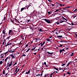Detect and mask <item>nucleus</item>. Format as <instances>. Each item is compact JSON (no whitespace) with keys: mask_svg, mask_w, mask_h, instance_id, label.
Wrapping results in <instances>:
<instances>
[{"mask_svg":"<svg viewBox=\"0 0 77 77\" xmlns=\"http://www.w3.org/2000/svg\"><path fill=\"white\" fill-rule=\"evenodd\" d=\"M57 35H58V33H57V32H56V33H55Z\"/></svg>","mask_w":77,"mask_h":77,"instance_id":"6e6d98bb","label":"nucleus"},{"mask_svg":"<svg viewBox=\"0 0 77 77\" xmlns=\"http://www.w3.org/2000/svg\"><path fill=\"white\" fill-rule=\"evenodd\" d=\"M9 69V67L8 68H7L8 70Z\"/></svg>","mask_w":77,"mask_h":77,"instance_id":"0e129e2a","label":"nucleus"},{"mask_svg":"<svg viewBox=\"0 0 77 77\" xmlns=\"http://www.w3.org/2000/svg\"><path fill=\"white\" fill-rule=\"evenodd\" d=\"M37 50H38V49H35L34 50V51H36Z\"/></svg>","mask_w":77,"mask_h":77,"instance_id":"f704fd0d","label":"nucleus"},{"mask_svg":"<svg viewBox=\"0 0 77 77\" xmlns=\"http://www.w3.org/2000/svg\"><path fill=\"white\" fill-rule=\"evenodd\" d=\"M72 17H73V18H75V17H77V16H75V15L74 16L73 15Z\"/></svg>","mask_w":77,"mask_h":77,"instance_id":"6ab92c4d","label":"nucleus"},{"mask_svg":"<svg viewBox=\"0 0 77 77\" xmlns=\"http://www.w3.org/2000/svg\"><path fill=\"white\" fill-rule=\"evenodd\" d=\"M75 35L76 36V37H77V34H75Z\"/></svg>","mask_w":77,"mask_h":77,"instance_id":"052dcab7","label":"nucleus"},{"mask_svg":"<svg viewBox=\"0 0 77 77\" xmlns=\"http://www.w3.org/2000/svg\"><path fill=\"white\" fill-rule=\"evenodd\" d=\"M59 51H60V53H61L62 52H63V51H64V49H63L60 50Z\"/></svg>","mask_w":77,"mask_h":77,"instance_id":"0eeeda50","label":"nucleus"},{"mask_svg":"<svg viewBox=\"0 0 77 77\" xmlns=\"http://www.w3.org/2000/svg\"><path fill=\"white\" fill-rule=\"evenodd\" d=\"M54 68L55 69H56V70H58V69H57L56 68L54 67Z\"/></svg>","mask_w":77,"mask_h":77,"instance_id":"c9c22d12","label":"nucleus"},{"mask_svg":"<svg viewBox=\"0 0 77 77\" xmlns=\"http://www.w3.org/2000/svg\"><path fill=\"white\" fill-rule=\"evenodd\" d=\"M44 20L46 21V23H47L48 24H50L51 23V22L50 20H48L47 19H45Z\"/></svg>","mask_w":77,"mask_h":77,"instance_id":"20e7f679","label":"nucleus"},{"mask_svg":"<svg viewBox=\"0 0 77 77\" xmlns=\"http://www.w3.org/2000/svg\"><path fill=\"white\" fill-rule=\"evenodd\" d=\"M30 71L29 70L28 72H26V74H29L30 73Z\"/></svg>","mask_w":77,"mask_h":77,"instance_id":"f8f14e48","label":"nucleus"},{"mask_svg":"<svg viewBox=\"0 0 77 77\" xmlns=\"http://www.w3.org/2000/svg\"><path fill=\"white\" fill-rule=\"evenodd\" d=\"M62 18H63V19H65V18H64V17H62Z\"/></svg>","mask_w":77,"mask_h":77,"instance_id":"680f3d73","label":"nucleus"},{"mask_svg":"<svg viewBox=\"0 0 77 77\" xmlns=\"http://www.w3.org/2000/svg\"><path fill=\"white\" fill-rule=\"evenodd\" d=\"M9 51H7V52H6L5 53V54H7V53H9Z\"/></svg>","mask_w":77,"mask_h":77,"instance_id":"a878e982","label":"nucleus"},{"mask_svg":"<svg viewBox=\"0 0 77 77\" xmlns=\"http://www.w3.org/2000/svg\"><path fill=\"white\" fill-rule=\"evenodd\" d=\"M5 71L4 70L3 71V74H5Z\"/></svg>","mask_w":77,"mask_h":77,"instance_id":"c756f323","label":"nucleus"},{"mask_svg":"<svg viewBox=\"0 0 77 77\" xmlns=\"http://www.w3.org/2000/svg\"><path fill=\"white\" fill-rule=\"evenodd\" d=\"M71 24L72 25V26H73L74 25L73 23H71Z\"/></svg>","mask_w":77,"mask_h":77,"instance_id":"de8ad7c7","label":"nucleus"},{"mask_svg":"<svg viewBox=\"0 0 77 77\" xmlns=\"http://www.w3.org/2000/svg\"><path fill=\"white\" fill-rule=\"evenodd\" d=\"M59 10H57L56 11H55L54 12H58Z\"/></svg>","mask_w":77,"mask_h":77,"instance_id":"473e14b6","label":"nucleus"},{"mask_svg":"<svg viewBox=\"0 0 77 77\" xmlns=\"http://www.w3.org/2000/svg\"><path fill=\"white\" fill-rule=\"evenodd\" d=\"M4 54L3 53V54H1L0 55V56H3Z\"/></svg>","mask_w":77,"mask_h":77,"instance_id":"4c0bfd02","label":"nucleus"},{"mask_svg":"<svg viewBox=\"0 0 77 77\" xmlns=\"http://www.w3.org/2000/svg\"><path fill=\"white\" fill-rule=\"evenodd\" d=\"M30 50V48H29V49L27 50L26 51V52H28L29 50Z\"/></svg>","mask_w":77,"mask_h":77,"instance_id":"5701e85b","label":"nucleus"},{"mask_svg":"<svg viewBox=\"0 0 77 77\" xmlns=\"http://www.w3.org/2000/svg\"><path fill=\"white\" fill-rule=\"evenodd\" d=\"M77 11V9H75V10H74L73 11V12H76V11Z\"/></svg>","mask_w":77,"mask_h":77,"instance_id":"b1692460","label":"nucleus"},{"mask_svg":"<svg viewBox=\"0 0 77 77\" xmlns=\"http://www.w3.org/2000/svg\"><path fill=\"white\" fill-rule=\"evenodd\" d=\"M6 20V17H4V18L2 20V21H3L4 20Z\"/></svg>","mask_w":77,"mask_h":77,"instance_id":"393cba45","label":"nucleus"},{"mask_svg":"<svg viewBox=\"0 0 77 77\" xmlns=\"http://www.w3.org/2000/svg\"><path fill=\"white\" fill-rule=\"evenodd\" d=\"M3 33L5 35L6 34V33H5V30H4L3 31Z\"/></svg>","mask_w":77,"mask_h":77,"instance_id":"412c9836","label":"nucleus"},{"mask_svg":"<svg viewBox=\"0 0 77 77\" xmlns=\"http://www.w3.org/2000/svg\"><path fill=\"white\" fill-rule=\"evenodd\" d=\"M33 35V33L30 35V36H32V35Z\"/></svg>","mask_w":77,"mask_h":77,"instance_id":"ea45409f","label":"nucleus"},{"mask_svg":"<svg viewBox=\"0 0 77 77\" xmlns=\"http://www.w3.org/2000/svg\"><path fill=\"white\" fill-rule=\"evenodd\" d=\"M57 37H58V38H60L62 37V35H58L57 36Z\"/></svg>","mask_w":77,"mask_h":77,"instance_id":"ddd939ff","label":"nucleus"},{"mask_svg":"<svg viewBox=\"0 0 77 77\" xmlns=\"http://www.w3.org/2000/svg\"><path fill=\"white\" fill-rule=\"evenodd\" d=\"M48 14H50V11L48 12Z\"/></svg>","mask_w":77,"mask_h":77,"instance_id":"c03bdc74","label":"nucleus"},{"mask_svg":"<svg viewBox=\"0 0 77 77\" xmlns=\"http://www.w3.org/2000/svg\"><path fill=\"white\" fill-rule=\"evenodd\" d=\"M29 44H27L26 45V47H28V46H29L28 45Z\"/></svg>","mask_w":77,"mask_h":77,"instance_id":"72a5a7b5","label":"nucleus"},{"mask_svg":"<svg viewBox=\"0 0 77 77\" xmlns=\"http://www.w3.org/2000/svg\"><path fill=\"white\" fill-rule=\"evenodd\" d=\"M62 45L60 44V45L59 46V47H62Z\"/></svg>","mask_w":77,"mask_h":77,"instance_id":"bb28decb","label":"nucleus"},{"mask_svg":"<svg viewBox=\"0 0 77 77\" xmlns=\"http://www.w3.org/2000/svg\"><path fill=\"white\" fill-rule=\"evenodd\" d=\"M8 45H9L8 44H7V45H5V47H7V46H8Z\"/></svg>","mask_w":77,"mask_h":77,"instance_id":"13d9d810","label":"nucleus"},{"mask_svg":"<svg viewBox=\"0 0 77 77\" xmlns=\"http://www.w3.org/2000/svg\"><path fill=\"white\" fill-rule=\"evenodd\" d=\"M9 59H10V58L9 59V57H7L6 59H5V63H6L8 61V62L7 63V65L8 67H10L12 65V62H11V63L9 64Z\"/></svg>","mask_w":77,"mask_h":77,"instance_id":"f257e3e1","label":"nucleus"},{"mask_svg":"<svg viewBox=\"0 0 77 77\" xmlns=\"http://www.w3.org/2000/svg\"><path fill=\"white\" fill-rule=\"evenodd\" d=\"M21 44V42H20V43H19V44Z\"/></svg>","mask_w":77,"mask_h":77,"instance_id":"4d7b16f0","label":"nucleus"},{"mask_svg":"<svg viewBox=\"0 0 77 77\" xmlns=\"http://www.w3.org/2000/svg\"><path fill=\"white\" fill-rule=\"evenodd\" d=\"M3 45H5V42H3Z\"/></svg>","mask_w":77,"mask_h":77,"instance_id":"79ce46f5","label":"nucleus"},{"mask_svg":"<svg viewBox=\"0 0 77 77\" xmlns=\"http://www.w3.org/2000/svg\"><path fill=\"white\" fill-rule=\"evenodd\" d=\"M10 53H14L15 52L14 50H11L9 51Z\"/></svg>","mask_w":77,"mask_h":77,"instance_id":"39448f33","label":"nucleus"},{"mask_svg":"<svg viewBox=\"0 0 77 77\" xmlns=\"http://www.w3.org/2000/svg\"><path fill=\"white\" fill-rule=\"evenodd\" d=\"M64 21H61V22H60V23H63V22H64Z\"/></svg>","mask_w":77,"mask_h":77,"instance_id":"864d4df0","label":"nucleus"},{"mask_svg":"<svg viewBox=\"0 0 77 77\" xmlns=\"http://www.w3.org/2000/svg\"><path fill=\"white\" fill-rule=\"evenodd\" d=\"M64 20H66V21H67V19H66L65 18H64Z\"/></svg>","mask_w":77,"mask_h":77,"instance_id":"37998d69","label":"nucleus"},{"mask_svg":"<svg viewBox=\"0 0 77 77\" xmlns=\"http://www.w3.org/2000/svg\"><path fill=\"white\" fill-rule=\"evenodd\" d=\"M56 3H57V4H59V3H57V2ZM56 6H58V4H57V5H56Z\"/></svg>","mask_w":77,"mask_h":77,"instance_id":"c85d7f7f","label":"nucleus"},{"mask_svg":"<svg viewBox=\"0 0 77 77\" xmlns=\"http://www.w3.org/2000/svg\"><path fill=\"white\" fill-rule=\"evenodd\" d=\"M12 45V43H11L10 44H9L8 45Z\"/></svg>","mask_w":77,"mask_h":77,"instance_id":"603ef678","label":"nucleus"},{"mask_svg":"<svg viewBox=\"0 0 77 77\" xmlns=\"http://www.w3.org/2000/svg\"><path fill=\"white\" fill-rule=\"evenodd\" d=\"M59 5L61 7H62L63 6V5L61 4H60Z\"/></svg>","mask_w":77,"mask_h":77,"instance_id":"f3484780","label":"nucleus"},{"mask_svg":"<svg viewBox=\"0 0 77 77\" xmlns=\"http://www.w3.org/2000/svg\"><path fill=\"white\" fill-rule=\"evenodd\" d=\"M12 30H10L9 31V33H8V35H11V33H12Z\"/></svg>","mask_w":77,"mask_h":77,"instance_id":"423d86ee","label":"nucleus"},{"mask_svg":"<svg viewBox=\"0 0 77 77\" xmlns=\"http://www.w3.org/2000/svg\"><path fill=\"white\" fill-rule=\"evenodd\" d=\"M68 67H67V68H65L64 69V70H66V69H68Z\"/></svg>","mask_w":77,"mask_h":77,"instance_id":"2f4dec72","label":"nucleus"},{"mask_svg":"<svg viewBox=\"0 0 77 77\" xmlns=\"http://www.w3.org/2000/svg\"><path fill=\"white\" fill-rule=\"evenodd\" d=\"M45 44V42H43V45H44V44Z\"/></svg>","mask_w":77,"mask_h":77,"instance_id":"09e8293b","label":"nucleus"},{"mask_svg":"<svg viewBox=\"0 0 77 77\" xmlns=\"http://www.w3.org/2000/svg\"><path fill=\"white\" fill-rule=\"evenodd\" d=\"M17 69H18V68H16L15 69V71H16V73L18 72V71H17Z\"/></svg>","mask_w":77,"mask_h":77,"instance_id":"dca6fc26","label":"nucleus"},{"mask_svg":"<svg viewBox=\"0 0 77 77\" xmlns=\"http://www.w3.org/2000/svg\"><path fill=\"white\" fill-rule=\"evenodd\" d=\"M4 57V56H2V57H1V58H2V57Z\"/></svg>","mask_w":77,"mask_h":77,"instance_id":"5fc2aeb1","label":"nucleus"},{"mask_svg":"<svg viewBox=\"0 0 77 77\" xmlns=\"http://www.w3.org/2000/svg\"><path fill=\"white\" fill-rule=\"evenodd\" d=\"M53 73H52L51 74V75H50V76H52V75H53Z\"/></svg>","mask_w":77,"mask_h":77,"instance_id":"8fccbe9b","label":"nucleus"},{"mask_svg":"<svg viewBox=\"0 0 77 77\" xmlns=\"http://www.w3.org/2000/svg\"><path fill=\"white\" fill-rule=\"evenodd\" d=\"M3 63V61H1L0 62V64L2 65Z\"/></svg>","mask_w":77,"mask_h":77,"instance_id":"a211bd4d","label":"nucleus"},{"mask_svg":"<svg viewBox=\"0 0 77 77\" xmlns=\"http://www.w3.org/2000/svg\"><path fill=\"white\" fill-rule=\"evenodd\" d=\"M47 41H48V42L50 41V39H46Z\"/></svg>","mask_w":77,"mask_h":77,"instance_id":"aec40b11","label":"nucleus"},{"mask_svg":"<svg viewBox=\"0 0 77 77\" xmlns=\"http://www.w3.org/2000/svg\"><path fill=\"white\" fill-rule=\"evenodd\" d=\"M52 36H51L50 37H49V38H52Z\"/></svg>","mask_w":77,"mask_h":77,"instance_id":"3c124183","label":"nucleus"},{"mask_svg":"<svg viewBox=\"0 0 77 77\" xmlns=\"http://www.w3.org/2000/svg\"><path fill=\"white\" fill-rule=\"evenodd\" d=\"M16 54H12L10 56L11 57L12 59L14 58H17V56H16Z\"/></svg>","mask_w":77,"mask_h":77,"instance_id":"7ed1b4c3","label":"nucleus"},{"mask_svg":"<svg viewBox=\"0 0 77 77\" xmlns=\"http://www.w3.org/2000/svg\"><path fill=\"white\" fill-rule=\"evenodd\" d=\"M36 39V42H38V41H40V39L38 38L37 39Z\"/></svg>","mask_w":77,"mask_h":77,"instance_id":"9b49d317","label":"nucleus"},{"mask_svg":"<svg viewBox=\"0 0 77 77\" xmlns=\"http://www.w3.org/2000/svg\"><path fill=\"white\" fill-rule=\"evenodd\" d=\"M44 64H45V65H47V64H46V62H45L44 63Z\"/></svg>","mask_w":77,"mask_h":77,"instance_id":"a19ab883","label":"nucleus"},{"mask_svg":"<svg viewBox=\"0 0 77 77\" xmlns=\"http://www.w3.org/2000/svg\"><path fill=\"white\" fill-rule=\"evenodd\" d=\"M70 63H72V61L68 63L66 66V67H67V66H69V65L70 64Z\"/></svg>","mask_w":77,"mask_h":77,"instance_id":"6e6552de","label":"nucleus"},{"mask_svg":"<svg viewBox=\"0 0 77 77\" xmlns=\"http://www.w3.org/2000/svg\"><path fill=\"white\" fill-rule=\"evenodd\" d=\"M17 63H15L14 64V65H17Z\"/></svg>","mask_w":77,"mask_h":77,"instance_id":"49530a36","label":"nucleus"},{"mask_svg":"<svg viewBox=\"0 0 77 77\" xmlns=\"http://www.w3.org/2000/svg\"><path fill=\"white\" fill-rule=\"evenodd\" d=\"M60 42H66V41L65 40H61Z\"/></svg>","mask_w":77,"mask_h":77,"instance_id":"9d476101","label":"nucleus"},{"mask_svg":"<svg viewBox=\"0 0 77 77\" xmlns=\"http://www.w3.org/2000/svg\"><path fill=\"white\" fill-rule=\"evenodd\" d=\"M34 54H35V55H36V53H34Z\"/></svg>","mask_w":77,"mask_h":77,"instance_id":"e2e57ef3","label":"nucleus"},{"mask_svg":"<svg viewBox=\"0 0 77 77\" xmlns=\"http://www.w3.org/2000/svg\"><path fill=\"white\" fill-rule=\"evenodd\" d=\"M71 56H74V54H73V53H72V54L71 55Z\"/></svg>","mask_w":77,"mask_h":77,"instance_id":"e433bc0d","label":"nucleus"},{"mask_svg":"<svg viewBox=\"0 0 77 77\" xmlns=\"http://www.w3.org/2000/svg\"><path fill=\"white\" fill-rule=\"evenodd\" d=\"M67 74H69V75H70L71 74V73H69V71L68 73H67Z\"/></svg>","mask_w":77,"mask_h":77,"instance_id":"cd10ccee","label":"nucleus"},{"mask_svg":"<svg viewBox=\"0 0 77 77\" xmlns=\"http://www.w3.org/2000/svg\"><path fill=\"white\" fill-rule=\"evenodd\" d=\"M24 9H26V8H23L21 9V12H22V11L24 10Z\"/></svg>","mask_w":77,"mask_h":77,"instance_id":"1a4fd4ad","label":"nucleus"},{"mask_svg":"<svg viewBox=\"0 0 77 77\" xmlns=\"http://www.w3.org/2000/svg\"><path fill=\"white\" fill-rule=\"evenodd\" d=\"M27 20V22H29L30 21V20Z\"/></svg>","mask_w":77,"mask_h":77,"instance_id":"a18cd8bd","label":"nucleus"},{"mask_svg":"<svg viewBox=\"0 0 77 77\" xmlns=\"http://www.w3.org/2000/svg\"><path fill=\"white\" fill-rule=\"evenodd\" d=\"M10 38H11V36H9L7 38V39H9Z\"/></svg>","mask_w":77,"mask_h":77,"instance_id":"4be33fe9","label":"nucleus"},{"mask_svg":"<svg viewBox=\"0 0 77 77\" xmlns=\"http://www.w3.org/2000/svg\"><path fill=\"white\" fill-rule=\"evenodd\" d=\"M32 50H34V49L33 48H32V49H31Z\"/></svg>","mask_w":77,"mask_h":77,"instance_id":"69168bd1","label":"nucleus"},{"mask_svg":"<svg viewBox=\"0 0 77 77\" xmlns=\"http://www.w3.org/2000/svg\"><path fill=\"white\" fill-rule=\"evenodd\" d=\"M22 56H24V57H25V56H26V55L25 54H23V55Z\"/></svg>","mask_w":77,"mask_h":77,"instance_id":"7c9ffc66","label":"nucleus"},{"mask_svg":"<svg viewBox=\"0 0 77 77\" xmlns=\"http://www.w3.org/2000/svg\"><path fill=\"white\" fill-rule=\"evenodd\" d=\"M38 75H40V74H38L36 75V76H38Z\"/></svg>","mask_w":77,"mask_h":77,"instance_id":"bf43d9fd","label":"nucleus"},{"mask_svg":"<svg viewBox=\"0 0 77 77\" xmlns=\"http://www.w3.org/2000/svg\"><path fill=\"white\" fill-rule=\"evenodd\" d=\"M39 32H43V31L42 30V29L41 28L39 29Z\"/></svg>","mask_w":77,"mask_h":77,"instance_id":"4468645a","label":"nucleus"},{"mask_svg":"<svg viewBox=\"0 0 77 77\" xmlns=\"http://www.w3.org/2000/svg\"><path fill=\"white\" fill-rule=\"evenodd\" d=\"M61 9H62L60 8L58 10V11H60V10H61Z\"/></svg>","mask_w":77,"mask_h":77,"instance_id":"338daca9","label":"nucleus"},{"mask_svg":"<svg viewBox=\"0 0 77 77\" xmlns=\"http://www.w3.org/2000/svg\"><path fill=\"white\" fill-rule=\"evenodd\" d=\"M47 53L48 54L47 55L48 57H52V55L53 54V53L51 52H47Z\"/></svg>","mask_w":77,"mask_h":77,"instance_id":"f03ea898","label":"nucleus"},{"mask_svg":"<svg viewBox=\"0 0 77 77\" xmlns=\"http://www.w3.org/2000/svg\"><path fill=\"white\" fill-rule=\"evenodd\" d=\"M64 10H66L65 8H63Z\"/></svg>","mask_w":77,"mask_h":77,"instance_id":"774afa93","label":"nucleus"},{"mask_svg":"<svg viewBox=\"0 0 77 77\" xmlns=\"http://www.w3.org/2000/svg\"><path fill=\"white\" fill-rule=\"evenodd\" d=\"M66 63H63L61 65V66H65V65H66Z\"/></svg>","mask_w":77,"mask_h":77,"instance_id":"2eb2a0df","label":"nucleus"},{"mask_svg":"<svg viewBox=\"0 0 77 77\" xmlns=\"http://www.w3.org/2000/svg\"><path fill=\"white\" fill-rule=\"evenodd\" d=\"M30 29L31 30H32V31H33V28H31Z\"/></svg>","mask_w":77,"mask_h":77,"instance_id":"58836bf2","label":"nucleus"}]
</instances>
